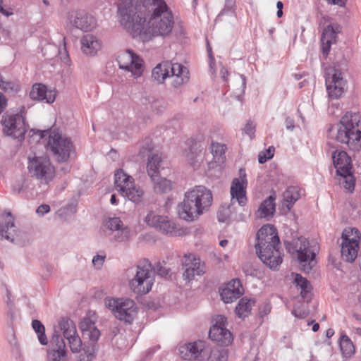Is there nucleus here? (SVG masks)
<instances>
[{"label":"nucleus","instance_id":"obj_7","mask_svg":"<svg viewBox=\"0 0 361 361\" xmlns=\"http://www.w3.org/2000/svg\"><path fill=\"white\" fill-rule=\"evenodd\" d=\"M290 253H295L299 262L300 269L304 272L308 273L315 266L317 243L310 242L303 237H300L286 246Z\"/></svg>","mask_w":361,"mask_h":361},{"label":"nucleus","instance_id":"obj_36","mask_svg":"<svg viewBox=\"0 0 361 361\" xmlns=\"http://www.w3.org/2000/svg\"><path fill=\"white\" fill-rule=\"evenodd\" d=\"M161 161V157L157 154H152L149 156L147 171L151 178H154L155 176L159 175Z\"/></svg>","mask_w":361,"mask_h":361},{"label":"nucleus","instance_id":"obj_6","mask_svg":"<svg viewBox=\"0 0 361 361\" xmlns=\"http://www.w3.org/2000/svg\"><path fill=\"white\" fill-rule=\"evenodd\" d=\"M172 78V85L178 88L189 80L188 69L180 63L164 62L155 66L152 72V78L161 84L167 78Z\"/></svg>","mask_w":361,"mask_h":361},{"label":"nucleus","instance_id":"obj_55","mask_svg":"<svg viewBox=\"0 0 361 361\" xmlns=\"http://www.w3.org/2000/svg\"><path fill=\"white\" fill-rule=\"evenodd\" d=\"M50 211V207L48 204H41L39 206L36 210V212L40 215L43 216L45 214L48 213Z\"/></svg>","mask_w":361,"mask_h":361},{"label":"nucleus","instance_id":"obj_40","mask_svg":"<svg viewBox=\"0 0 361 361\" xmlns=\"http://www.w3.org/2000/svg\"><path fill=\"white\" fill-rule=\"evenodd\" d=\"M111 240L122 243L128 241L130 238V229L128 226H123L118 230L114 231Z\"/></svg>","mask_w":361,"mask_h":361},{"label":"nucleus","instance_id":"obj_25","mask_svg":"<svg viewBox=\"0 0 361 361\" xmlns=\"http://www.w3.org/2000/svg\"><path fill=\"white\" fill-rule=\"evenodd\" d=\"M30 97L33 100H46L47 103L51 104L55 100V93L51 90L48 91L46 86L42 84H35L30 92Z\"/></svg>","mask_w":361,"mask_h":361},{"label":"nucleus","instance_id":"obj_34","mask_svg":"<svg viewBox=\"0 0 361 361\" xmlns=\"http://www.w3.org/2000/svg\"><path fill=\"white\" fill-rule=\"evenodd\" d=\"M121 195L130 201L137 204L142 201L144 192L134 183L133 185L128 188Z\"/></svg>","mask_w":361,"mask_h":361},{"label":"nucleus","instance_id":"obj_58","mask_svg":"<svg viewBox=\"0 0 361 361\" xmlns=\"http://www.w3.org/2000/svg\"><path fill=\"white\" fill-rule=\"evenodd\" d=\"M285 124L286 128L289 130H293L295 128L294 121L290 117L286 118Z\"/></svg>","mask_w":361,"mask_h":361},{"label":"nucleus","instance_id":"obj_30","mask_svg":"<svg viewBox=\"0 0 361 361\" xmlns=\"http://www.w3.org/2000/svg\"><path fill=\"white\" fill-rule=\"evenodd\" d=\"M59 330L62 331L64 338L68 341L78 334L74 322L68 319H62L59 322Z\"/></svg>","mask_w":361,"mask_h":361},{"label":"nucleus","instance_id":"obj_4","mask_svg":"<svg viewBox=\"0 0 361 361\" xmlns=\"http://www.w3.org/2000/svg\"><path fill=\"white\" fill-rule=\"evenodd\" d=\"M331 135L338 142L354 151L361 148V114L346 112L340 121L330 129Z\"/></svg>","mask_w":361,"mask_h":361},{"label":"nucleus","instance_id":"obj_20","mask_svg":"<svg viewBox=\"0 0 361 361\" xmlns=\"http://www.w3.org/2000/svg\"><path fill=\"white\" fill-rule=\"evenodd\" d=\"M0 219V235L13 242L18 235L13 216L10 212H6L1 215Z\"/></svg>","mask_w":361,"mask_h":361},{"label":"nucleus","instance_id":"obj_64","mask_svg":"<svg viewBox=\"0 0 361 361\" xmlns=\"http://www.w3.org/2000/svg\"><path fill=\"white\" fill-rule=\"evenodd\" d=\"M334 334V331L332 329H328L326 331V336L327 338H331Z\"/></svg>","mask_w":361,"mask_h":361},{"label":"nucleus","instance_id":"obj_47","mask_svg":"<svg viewBox=\"0 0 361 361\" xmlns=\"http://www.w3.org/2000/svg\"><path fill=\"white\" fill-rule=\"evenodd\" d=\"M0 89L7 93L16 92L18 90V85L12 81L4 80L0 74Z\"/></svg>","mask_w":361,"mask_h":361},{"label":"nucleus","instance_id":"obj_12","mask_svg":"<svg viewBox=\"0 0 361 361\" xmlns=\"http://www.w3.org/2000/svg\"><path fill=\"white\" fill-rule=\"evenodd\" d=\"M325 84L329 97L338 99L347 91V80L343 73L336 68H329L325 72Z\"/></svg>","mask_w":361,"mask_h":361},{"label":"nucleus","instance_id":"obj_17","mask_svg":"<svg viewBox=\"0 0 361 361\" xmlns=\"http://www.w3.org/2000/svg\"><path fill=\"white\" fill-rule=\"evenodd\" d=\"M67 19L73 27L84 32L91 31L97 24L94 17L84 10L70 11Z\"/></svg>","mask_w":361,"mask_h":361},{"label":"nucleus","instance_id":"obj_38","mask_svg":"<svg viewBox=\"0 0 361 361\" xmlns=\"http://www.w3.org/2000/svg\"><path fill=\"white\" fill-rule=\"evenodd\" d=\"M340 348L343 357L348 358L355 353V347L353 342L346 335L341 337Z\"/></svg>","mask_w":361,"mask_h":361},{"label":"nucleus","instance_id":"obj_16","mask_svg":"<svg viewBox=\"0 0 361 361\" xmlns=\"http://www.w3.org/2000/svg\"><path fill=\"white\" fill-rule=\"evenodd\" d=\"M183 274L185 280L192 281L196 276H202L206 271V265L199 257L190 253L184 256L183 262Z\"/></svg>","mask_w":361,"mask_h":361},{"label":"nucleus","instance_id":"obj_26","mask_svg":"<svg viewBox=\"0 0 361 361\" xmlns=\"http://www.w3.org/2000/svg\"><path fill=\"white\" fill-rule=\"evenodd\" d=\"M82 52L89 56H94L101 49V42L94 35L88 34L80 39Z\"/></svg>","mask_w":361,"mask_h":361},{"label":"nucleus","instance_id":"obj_28","mask_svg":"<svg viewBox=\"0 0 361 361\" xmlns=\"http://www.w3.org/2000/svg\"><path fill=\"white\" fill-rule=\"evenodd\" d=\"M114 177L116 190L121 194L135 183L133 178L126 173L122 169L117 171Z\"/></svg>","mask_w":361,"mask_h":361},{"label":"nucleus","instance_id":"obj_31","mask_svg":"<svg viewBox=\"0 0 361 361\" xmlns=\"http://www.w3.org/2000/svg\"><path fill=\"white\" fill-rule=\"evenodd\" d=\"M142 102L147 108L157 114L161 113L166 108V102L162 99H157L153 96H145L142 98Z\"/></svg>","mask_w":361,"mask_h":361},{"label":"nucleus","instance_id":"obj_52","mask_svg":"<svg viewBox=\"0 0 361 361\" xmlns=\"http://www.w3.org/2000/svg\"><path fill=\"white\" fill-rule=\"evenodd\" d=\"M274 152V148L273 147H269L268 149L266 150L265 152H260L258 155V161L260 164L265 163L268 159H270L273 157Z\"/></svg>","mask_w":361,"mask_h":361},{"label":"nucleus","instance_id":"obj_15","mask_svg":"<svg viewBox=\"0 0 361 361\" xmlns=\"http://www.w3.org/2000/svg\"><path fill=\"white\" fill-rule=\"evenodd\" d=\"M1 123L4 133L15 139H22L27 131L25 118L22 115L5 114L2 117Z\"/></svg>","mask_w":361,"mask_h":361},{"label":"nucleus","instance_id":"obj_43","mask_svg":"<svg viewBox=\"0 0 361 361\" xmlns=\"http://www.w3.org/2000/svg\"><path fill=\"white\" fill-rule=\"evenodd\" d=\"M227 350L220 347L212 348L208 357V361H227Z\"/></svg>","mask_w":361,"mask_h":361},{"label":"nucleus","instance_id":"obj_22","mask_svg":"<svg viewBox=\"0 0 361 361\" xmlns=\"http://www.w3.org/2000/svg\"><path fill=\"white\" fill-rule=\"evenodd\" d=\"M231 204L228 207V209L230 212H232V209H235L234 204L235 202H238V205L240 207H243L246 204L247 197L245 187L238 178H234L232 181L231 186Z\"/></svg>","mask_w":361,"mask_h":361},{"label":"nucleus","instance_id":"obj_45","mask_svg":"<svg viewBox=\"0 0 361 361\" xmlns=\"http://www.w3.org/2000/svg\"><path fill=\"white\" fill-rule=\"evenodd\" d=\"M230 288L225 287L221 291V297L222 300L226 303L233 302L234 300L240 298L241 294H238Z\"/></svg>","mask_w":361,"mask_h":361},{"label":"nucleus","instance_id":"obj_37","mask_svg":"<svg viewBox=\"0 0 361 361\" xmlns=\"http://www.w3.org/2000/svg\"><path fill=\"white\" fill-rule=\"evenodd\" d=\"M210 148L215 162L223 163L226 159V146L224 144L212 142Z\"/></svg>","mask_w":361,"mask_h":361},{"label":"nucleus","instance_id":"obj_3","mask_svg":"<svg viewBox=\"0 0 361 361\" xmlns=\"http://www.w3.org/2000/svg\"><path fill=\"white\" fill-rule=\"evenodd\" d=\"M213 201L210 190L203 185L195 186L185 193L183 201L178 206L179 217L192 221L209 210Z\"/></svg>","mask_w":361,"mask_h":361},{"label":"nucleus","instance_id":"obj_56","mask_svg":"<svg viewBox=\"0 0 361 361\" xmlns=\"http://www.w3.org/2000/svg\"><path fill=\"white\" fill-rule=\"evenodd\" d=\"M235 3V0H226L225 8L219 16L226 13L228 11H232Z\"/></svg>","mask_w":361,"mask_h":361},{"label":"nucleus","instance_id":"obj_29","mask_svg":"<svg viewBox=\"0 0 361 361\" xmlns=\"http://www.w3.org/2000/svg\"><path fill=\"white\" fill-rule=\"evenodd\" d=\"M300 197V190L298 187H288L283 193V209L286 207V212H289Z\"/></svg>","mask_w":361,"mask_h":361},{"label":"nucleus","instance_id":"obj_48","mask_svg":"<svg viewBox=\"0 0 361 361\" xmlns=\"http://www.w3.org/2000/svg\"><path fill=\"white\" fill-rule=\"evenodd\" d=\"M95 352L94 345L83 348V353L79 356V361H92Z\"/></svg>","mask_w":361,"mask_h":361},{"label":"nucleus","instance_id":"obj_61","mask_svg":"<svg viewBox=\"0 0 361 361\" xmlns=\"http://www.w3.org/2000/svg\"><path fill=\"white\" fill-rule=\"evenodd\" d=\"M293 314L296 317H298V318H303L305 317L306 315V312L305 311H300V310H298L296 309H294L293 310Z\"/></svg>","mask_w":361,"mask_h":361},{"label":"nucleus","instance_id":"obj_13","mask_svg":"<svg viewBox=\"0 0 361 361\" xmlns=\"http://www.w3.org/2000/svg\"><path fill=\"white\" fill-rule=\"evenodd\" d=\"M341 257L343 260L353 262L357 256L360 233L355 228H345L342 233Z\"/></svg>","mask_w":361,"mask_h":361},{"label":"nucleus","instance_id":"obj_32","mask_svg":"<svg viewBox=\"0 0 361 361\" xmlns=\"http://www.w3.org/2000/svg\"><path fill=\"white\" fill-rule=\"evenodd\" d=\"M295 282L297 286H299L301 289L300 295L301 297L307 302H309L311 300V285L310 282L300 274H296L295 277Z\"/></svg>","mask_w":361,"mask_h":361},{"label":"nucleus","instance_id":"obj_14","mask_svg":"<svg viewBox=\"0 0 361 361\" xmlns=\"http://www.w3.org/2000/svg\"><path fill=\"white\" fill-rule=\"evenodd\" d=\"M119 68L130 72L137 78L143 71V61L130 49L121 51L117 56Z\"/></svg>","mask_w":361,"mask_h":361},{"label":"nucleus","instance_id":"obj_46","mask_svg":"<svg viewBox=\"0 0 361 361\" xmlns=\"http://www.w3.org/2000/svg\"><path fill=\"white\" fill-rule=\"evenodd\" d=\"M201 151L199 153L193 147H190L188 152H185V157L188 163L192 166H195L197 163L202 161V157L200 155Z\"/></svg>","mask_w":361,"mask_h":361},{"label":"nucleus","instance_id":"obj_44","mask_svg":"<svg viewBox=\"0 0 361 361\" xmlns=\"http://www.w3.org/2000/svg\"><path fill=\"white\" fill-rule=\"evenodd\" d=\"M104 227L111 231L112 233L123 226H124L123 221L119 217H109L104 221Z\"/></svg>","mask_w":361,"mask_h":361},{"label":"nucleus","instance_id":"obj_9","mask_svg":"<svg viewBox=\"0 0 361 361\" xmlns=\"http://www.w3.org/2000/svg\"><path fill=\"white\" fill-rule=\"evenodd\" d=\"M334 167L336 169L337 179L339 185L349 192L355 189V179L351 171V158L343 150H336L332 154Z\"/></svg>","mask_w":361,"mask_h":361},{"label":"nucleus","instance_id":"obj_54","mask_svg":"<svg viewBox=\"0 0 361 361\" xmlns=\"http://www.w3.org/2000/svg\"><path fill=\"white\" fill-rule=\"evenodd\" d=\"M105 255H95L92 259V264L97 269H100L105 260Z\"/></svg>","mask_w":361,"mask_h":361},{"label":"nucleus","instance_id":"obj_21","mask_svg":"<svg viewBox=\"0 0 361 361\" xmlns=\"http://www.w3.org/2000/svg\"><path fill=\"white\" fill-rule=\"evenodd\" d=\"M341 27L338 24H330L323 30L321 37L322 51L326 58L331 49L332 44L336 43L337 34L340 32Z\"/></svg>","mask_w":361,"mask_h":361},{"label":"nucleus","instance_id":"obj_11","mask_svg":"<svg viewBox=\"0 0 361 361\" xmlns=\"http://www.w3.org/2000/svg\"><path fill=\"white\" fill-rule=\"evenodd\" d=\"M28 170L31 176L41 183L47 184L55 176L54 167L48 157H37L30 159Z\"/></svg>","mask_w":361,"mask_h":361},{"label":"nucleus","instance_id":"obj_42","mask_svg":"<svg viewBox=\"0 0 361 361\" xmlns=\"http://www.w3.org/2000/svg\"><path fill=\"white\" fill-rule=\"evenodd\" d=\"M32 326L35 331L37 334V337L39 343L42 345H47L48 339L45 334V328L42 322L37 319H35L32 322Z\"/></svg>","mask_w":361,"mask_h":361},{"label":"nucleus","instance_id":"obj_62","mask_svg":"<svg viewBox=\"0 0 361 361\" xmlns=\"http://www.w3.org/2000/svg\"><path fill=\"white\" fill-rule=\"evenodd\" d=\"M220 73H221V78H223V80L224 81H226L227 80V77L228 75V71L224 67H223L221 69Z\"/></svg>","mask_w":361,"mask_h":361},{"label":"nucleus","instance_id":"obj_1","mask_svg":"<svg viewBox=\"0 0 361 361\" xmlns=\"http://www.w3.org/2000/svg\"><path fill=\"white\" fill-rule=\"evenodd\" d=\"M118 13L126 31L142 41L167 37L173 30V15L164 0H121Z\"/></svg>","mask_w":361,"mask_h":361},{"label":"nucleus","instance_id":"obj_53","mask_svg":"<svg viewBox=\"0 0 361 361\" xmlns=\"http://www.w3.org/2000/svg\"><path fill=\"white\" fill-rule=\"evenodd\" d=\"M255 131V125L252 121H249L244 128L245 133L249 135L251 138H252L254 137Z\"/></svg>","mask_w":361,"mask_h":361},{"label":"nucleus","instance_id":"obj_59","mask_svg":"<svg viewBox=\"0 0 361 361\" xmlns=\"http://www.w3.org/2000/svg\"><path fill=\"white\" fill-rule=\"evenodd\" d=\"M6 102L4 96L0 92V114L4 110Z\"/></svg>","mask_w":361,"mask_h":361},{"label":"nucleus","instance_id":"obj_49","mask_svg":"<svg viewBox=\"0 0 361 361\" xmlns=\"http://www.w3.org/2000/svg\"><path fill=\"white\" fill-rule=\"evenodd\" d=\"M70 348L73 353H79L82 348V341L78 334L68 341Z\"/></svg>","mask_w":361,"mask_h":361},{"label":"nucleus","instance_id":"obj_41","mask_svg":"<svg viewBox=\"0 0 361 361\" xmlns=\"http://www.w3.org/2000/svg\"><path fill=\"white\" fill-rule=\"evenodd\" d=\"M164 216L157 214L155 212L150 211L145 216V221L148 226L159 230V225L164 221Z\"/></svg>","mask_w":361,"mask_h":361},{"label":"nucleus","instance_id":"obj_19","mask_svg":"<svg viewBox=\"0 0 361 361\" xmlns=\"http://www.w3.org/2000/svg\"><path fill=\"white\" fill-rule=\"evenodd\" d=\"M50 343L51 348L48 352L49 360L65 361L66 357V344L56 328H54Z\"/></svg>","mask_w":361,"mask_h":361},{"label":"nucleus","instance_id":"obj_51","mask_svg":"<svg viewBox=\"0 0 361 361\" xmlns=\"http://www.w3.org/2000/svg\"><path fill=\"white\" fill-rule=\"evenodd\" d=\"M27 179L24 177L16 180L12 185V190L15 194H19L25 188Z\"/></svg>","mask_w":361,"mask_h":361},{"label":"nucleus","instance_id":"obj_18","mask_svg":"<svg viewBox=\"0 0 361 361\" xmlns=\"http://www.w3.org/2000/svg\"><path fill=\"white\" fill-rule=\"evenodd\" d=\"M227 319L224 316L218 315L215 324L211 327L209 336L213 340L221 343L223 345H228L233 340L231 333L226 329Z\"/></svg>","mask_w":361,"mask_h":361},{"label":"nucleus","instance_id":"obj_10","mask_svg":"<svg viewBox=\"0 0 361 361\" xmlns=\"http://www.w3.org/2000/svg\"><path fill=\"white\" fill-rule=\"evenodd\" d=\"M104 303L116 319L126 323L131 324L137 315V307L131 299L106 298Z\"/></svg>","mask_w":361,"mask_h":361},{"label":"nucleus","instance_id":"obj_23","mask_svg":"<svg viewBox=\"0 0 361 361\" xmlns=\"http://www.w3.org/2000/svg\"><path fill=\"white\" fill-rule=\"evenodd\" d=\"M205 348V343L197 341L188 343L179 348V354L184 360H191L198 359Z\"/></svg>","mask_w":361,"mask_h":361},{"label":"nucleus","instance_id":"obj_39","mask_svg":"<svg viewBox=\"0 0 361 361\" xmlns=\"http://www.w3.org/2000/svg\"><path fill=\"white\" fill-rule=\"evenodd\" d=\"M159 230L164 233L176 235L179 233V230L176 224L168 219L167 216L164 217V221L159 225Z\"/></svg>","mask_w":361,"mask_h":361},{"label":"nucleus","instance_id":"obj_57","mask_svg":"<svg viewBox=\"0 0 361 361\" xmlns=\"http://www.w3.org/2000/svg\"><path fill=\"white\" fill-rule=\"evenodd\" d=\"M169 269L161 266L160 264L157 265V274L161 276H166L169 274Z\"/></svg>","mask_w":361,"mask_h":361},{"label":"nucleus","instance_id":"obj_24","mask_svg":"<svg viewBox=\"0 0 361 361\" xmlns=\"http://www.w3.org/2000/svg\"><path fill=\"white\" fill-rule=\"evenodd\" d=\"M80 329L83 338L89 339L92 343L97 342L100 336L99 330L90 318H84L80 322Z\"/></svg>","mask_w":361,"mask_h":361},{"label":"nucleus","instance_id":"obj_27","mask_svg":"<svg viewBox=\"0 0 361 361\" xmlns=\"http://www.w3.org/2000/svg\"><path fill=\"white\" fill-rule=\"evenodd\" d=\"M276 197L274 195H269L259 205V209L255 213L257 218H267L269 219L274 216L276 211Z\"/></svg>","mask_w":361,"mask_h":361},{"label":"nucleus","instance_id":"obj_5","mask_svg":"<svg viewBox=\"0 0 361 361\" xmlns=\"http://www.w3.org/2000/svg\"><path fill=\"white\" fill-rule=\"evenodd\" d=\"M130 289L137 294L149 293L154 283L153 267L147 259L140 260L137 264L127 270Z\"/></svg>","mask_w":361,"mask_h":361},{"label":"nucleus","instance_id":"obj_2","mask_svg":"<svg viewBox=\"0 0 361 361\" xmlns=\"http://www.w3.org/2000/svg\"><path fill=\"white\" fill-rule=\"evenodd\" d=\"M256 253L262 262L270 269H276L282 262L280 240L276 228L263 226L256 234Z\"/></svg>","mask_w":361,"mask_h":361},{"label":"nucleus","instance_id":"obj_8","mask_svg":"<svg viewBox=\"0 0 361 361\" xmlns=\"http://www.w3.org/2000/svg\"><path fill=\"white\" fill-rule=\"evenodd\" d=\"M40 137L49 135L47 149L52 153L54 158L58 162L66 163L75 152V147L71 138L63 135L58 130L39 131Z\"/></svg>","mask_w":361,"mask_h":361},{"label":"nucleus","instance_id":"obj_63","mask_svg":"<svg viewBox=\"0 0 361 361\" xmlns=\"http://www.w3.org/2000/svg\"><path fill=\"white\" fill-rule=\"evenodd\" d=\"M329 3L334 4V5H338V6H343L345 4V0H327Z\"/></svg>","mask_w":361,"mask_h":361},{"label":"nucleus","instance_id":"obj_35","mask_svg":"<svg viewBox=\"0 0 361 361\" xmlns=\"http://www.w3.org/2000/svg\"><path fill=\"white\" fill-rule=\"evenodd\" d=\"M254 304V300L247 299V298H241L235 307V312L237 315L240 318H245L247 317Z\"/></svg>","mask_w":361,"mask_h":361},{"label":"nucleus","instance_id":"obj_60","mask_svg":"<svg viewBox=\"0 0 361 361\" xmlns=\"http://www.w3.org/2000/svg\"><path fill=\"white\" fill-rule=\"evenodd\" d=\"M239 79L241 84V92L244 93L246 86V78L244 75H239Z\"/></svg>","mask_w":361,"mask_h":361},{"label":"nucleus","instance_id":"obj_50","mask_svg":"<svg viewBox=\"0 0 361 361\" xmlns=\"http://www.w3.org/2000/svg\"><path fill=\"white\" fill-rule=\"evenodd\" d=\"M227 288H230L229 289L233 290L238 294L243 295V288L241 285L240 281L238 279L231 280L227 285Z\"/></svg>","mask_w":361,"mask_h":361},{"label":"nucleus","instance_id":"obj_33","mask_svg":"<svg viewBox=\"0 0 361 361\" xmlns=\"http://www.w3.org/2000/svg\"><path fill=\"white\" fill-rule=\"evenodd\" d=\"M154 183V190L157 193H166L171 190L173 184L171 180L160 177L159 175L155 176L154 178H151Z\"/></svg>","mask_w":361,"mask_h":361}]
</instances>
